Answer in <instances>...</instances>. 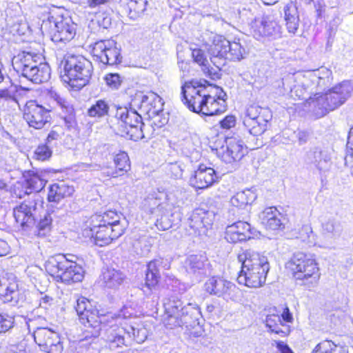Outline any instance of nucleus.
<instances>
[{"instance_id":"obj_1","label":"nucleus","mask_w":353,"mask_h":353,"mask_svg":"<svg viewBox=\"0 0 353 353\" xmlns=\"http://www.w3.org/2000/svg\"><path fill=\"white\" fill-rule=\"evenodd\" d=\"M241 270L237 277L239 284L248 288L261 287L266 281L270 264L266 256L251 250H247L238 255Z\"/></svg>"},{"instance_id":"obj_2","label":"nucleus","mask_w":353,"mask_h":353,"mask_svg":"<svg viewBox=\"0 0 353 353\" xmlns=\"http://www.w3.org/2000/svg\"><path fill=\"white\" fill-rule=\"evenodd\" d=\"M75 310L79 321L86 327L83 333L85 340L98 337L102 327L109 326L114 319L119 321L121 316H127L124 310H120L117 314H99V311L93 309L90 301L85 297L77 300Z\"/></svg>"},{"instance_id":"obj_3","label":"nucleus","mask_w":353,"mask_h":353,"mask_svg":"<svg viewBox=\"0 0 353 353\" xmlns=\"http://www.w3.org/2000/svg\"><path fill=\"white\" fill-rule=\"evenodd\" d=\"M164 316L163 323L168 329L194 327L201 315L196 304L183 305V302L175 296L167 299L163 303Z\"/></svg>"},{"instance_id":"obj_4","label":"nucleus","mask_w":353,"mask_h":353,"mask_svg":"<svg viewBox=\"0 0 353 353\" xmlns=\"http://www.w3.org/2000/svg\"><path fill=\"white\" fill-rule=\"evenodd\" d=\"M353 93V83L350 81H343L327 92L316 93L314 97L307 99L306 103L318 117H321L343 105Z\"/></svg>"},{"instance_id":"obj_5","label":"nucleus","mask_w":353,"mask_h":353,"mask_svg":"<svg viewBox=\"0 0 353 353\" xmlns=\"http://www.w3.org/2000/svg\"><path fill=\"white\" fill-rule=\"evenodd\" d=\"M126 317L121 316L119 321L114 319L109 327L105 330V340L111 348L128 346L132 341L141 343L147 339V330L144 327L135 328L131 325H128L123 321L132 316V312L128 311V308L123 307Z\"/></svg>"},{"instance_id":"obj_6","label":"nucleus","mask_w":353,"mask_h":353,"mask_svg":"<svg viewBox=\"0 0 353 353\" xmlns=\"http://www.w3.org/2000/svg\"><path fill=\"white\" fill-rule=\"evenodd\" d=\"M40 59L37 54L23 51L13 57L12 65L19 76L34 83H41L50 79L51 73L49 65L41 62Z\"/></svg>"},{"instance_id":"obj_7","label":"nucleus","mask_w":353,"mask_h":353,"mask_svg":"<svg viewBox=\"0 0 353 353\" xmlns=\"http://www.w3.org/2000/svg\"><path fill=\"white\" fill-rule=\"evenodd\" d=\"M92 62L81 55L70 54L64 58L62 79L70 87L81 89L86 85L92 75Z\"/></svg>"},{"instance_id":"obj_8","label":"nucleus","mask_w":353,"mask_h":353,"mask_svg":"<svg viewBox=\"0 0 353 353\" xmlns=\"http://www.w3.org/2000/svg\"><path fill=\"white\" fill-rule=\"evenodd\" d=\"M213 91L221 92L222 89L205 79H192L181 86V99L190 110L202 114L203 105Z\"/></svg>"},{"instance_id":"obj_9","label":"nucleus","mask_w":353,"mask_h":353,"mask_svg":"<svg viewBox=\"0 0 353 353\" xmlns=\"http://www.w3.org/2000/svg\"><path fill=\"white\" fill-rule=\"evenodd\" d=\"M288 267L293 277L301 281V285L310 290L318 284L321 273L312 255L303 252L295 253L289 261Z\"/></svg>"},{"instance_id":"obj_10","label":"nucleus","mask_w":353,"mask_h":353,"mask_svg":"<svg viewBox=\"0 0 353 353\" xmlns=\"http://www.w3.org/2000/svg\"><path fill=\"white\" fill-rule=\"evenodd\" d=\"M208 53L211 62L220 70L225 64V60L239 61L245 53L244 48L239 42H230L223 36H215L210 45Z\"/></svg>"},{"instance_id":"obj_11","label":"nucleus","mask_w":353,"mask_h":353,"mask_svg":"<svg viewBox=\"0 0 353 353\" xmlns=\"http://www.w3.org/2000/svg\"><path fill=\"white\" fill-rule=\"evenodd\" d=\"M177 204L172 193L159 192L156 196H149L145 199V210L156 217V226L158 229L165 230L170 227L169 222L165 221L172 208Z\"/></svg>"},{"instance_id":"obj_12","label":"nucleus","mask_w":353,"mask_h":353,"mask_svg":"<svg viewBox=\"0 0 353 353\" xmlns=\"http://www.w3.org/2000/svg\"><path fill=\"white\" fill-rule=\"evenodd\" d=\"M272 117L268 108L253 104L249 105L242 117L243 123L250 134L254 136L262 134Z\"/></svg>"},{"instance_id":"obj_13","label":"nucleus","mask_w":353,"mask_h":353,"mask_svg":"<svg viewBox=\"0 0 353 353\" xmlns=\"http://www.w3.org/2000/svg\"><path fill=\"white\" fill-rule=\"evenodd\" d=\"M205 289L210 294L223 298L226 301H236L239 298L240 290L234 283L222 277L212 276L208 279Z\"/></svg>"},{"instance_id":"obj_14","label":"nucleus","mask_w":353,"mask_h":353,"mask_svg":"<svg viewBox=\"0 0 353 353\" xmlns=\"http://www.w3.org/2000/svg\"><path fill=\"white\" fill-rule=\"evenodd\" d=\"M115 117L125 125V132L131 139L137 140L144 137L142 118L136 110L127 107H118Z\"/></svg>"},{"instance_id":"obj_15","label":"nucleus","mask_w":353,"mask_h":353,"mask_svg":"<svg viewBox=\"0 0 353 353\" xmlns=\"http://www.w3.org/2000/svg\"><path fill=\"white\" fill-rule=\"evenodd\" d=\"M92 53L97 61L105 64L113 65L121 61L120 48L117 42L112 39L100 40L94 43Z\"/></svg>"},{"instance_id":"obj_16","label":"nucleus","mask_w":353,"mask_h":353,"mask_svg":"<svg viewBox=\"0 0 353 353\" xmlns=\"http://www.w3.org/2000/svg\"><path fill=\"white\" fill-rule=\"evenodd\" d=\"M50 23L54 24L52 40L54 43L66 42L72 40L76 34L75 24L71 19L62 15H51L49 17Z\"/></svg>"},{"instance_id":"obj_17","label":"nucleus","mask_w":353,"mask_h":353,"mask_svg":"<svg viewBox=\"0 0 353 353\" xmlns=\"http://www.w3.org/2000/svg\"><path fill=\"white\" fill-rule=\"evenodd\" d=\"M23 118L30 127L41 129L50 121L49 110L36 101H29L23 109Z\"/></svg>"},{"instance_id":"obj_18","label":"nucleus","mask_w":353,"mask_h":353,"mask_svg":"<svg viewBox=\"0 0 353 353\" xmlns=\"http://www.w3.org/2000/svg\"><path fill=\"white\" fill-rule=\"evenodd\" d=\"M248 153L247 147L239 137L225 139V145L217 152L218 156L226 163L239 161Z\"/></svg>"},{"instance_id":"obj_19","label":"nucleus","mask_w":353,"mask_h":353,"mask_svg":"<svg viewBox=\"0 0 353 353\" xmlns=\"http://www.w3.org/2000/svg\"><path fill=\"white\" fill-rule=\"evenodd\" d=\"M250 27L253 36L257 39L263 37H281V26L270 17L255 18L251 21Z\"/></svg>"},{"instance_id":"obj_20","label":"nucleus","mask_w":353,"mask_h":353,"mask_svg":"<svg viewBox=\"0 0 353 353\" xmlns=\"http://www.w3.org/2000/svg\"><path fill=\"white\" fill-rule=\"evenodd\" d=\"M0 299L5 303L20 306L25 300L23 292L19 290L17 282L14 279H0Z\"/></svg>"},{"instance_id":"obj_21","label":"nucleus","mask_w":353,"mask_h":353,"mask_svg":"<svg viewBox=\"0 0 353 353\" xmlns=\"http://www.w3.org/2000/svg\"><path fill=\"white\" fill-rule=\"evenodd\" d=\"M93 234H94V243L98 246L109 245L113 240L118 239L123 234V228L117 225L116 228H109L98 223H91Z\"/></svg>"},{"instance_id":"obj_22","label":"nucleus","mask_w":353,"mask_h":353,"mask_svg":"<svg viewBox=\"0 0 353 353\" xmlns=\"http://www.w3.org/2000/svg\"><path fill=\"white\" fill-rule=\"evenodd\" d=\"M37 212V203L34 201H25L14 208L13 215L16 222L23 228L35 223Z\"/></svg>"},{"instance_id":"obj_23","label":"nucleus","mask_w":353,"mask_h":353,"mask_svg":"<svg viewBox=\"0 0 353 353\" xmlns=\"http://www.w3.org/2000/svg\"><path fill=\"white\" fill-rule=\"evenodd\" d=\"M343 232L341 223L334 219H328L322 224L321 245L324 248L332 247Z\"/></svg>"},{"instance_id":"obj_24","label":"nucleus","mask_w":353,"mask_h":353,"mask_svg":"<svg viewBox=\"0 0 353 353\" xmlns=\"http://www.w3.org/2000/svg\"><path fill=\"white\" fill-rule=\"evenodd\" d=\"M215 170L206 165L200 164L194 170L190 181L192 186L198 189H205L211 186L216 179Z\"/></svg>"},{"instance_id":"obj_25","label":"nucleus","mask_w":353,"mask_h":353,"mask_svg":"<svg viewBox=\"0 0 353 353\" xmlns=\"http://www.w3.org/2000/svg\"><path fill=\"white\" fill-rule=\"evenodd\" d=\"M208 266V259L205 253L190 254L185 261L187 272L196 278L205 275Z\"/></svg>"},{"instance_id":"obj_26","label":"nucleus","mask_w":353,"mask_h":353,"mask_svg":"<svg viewBox=\"0 0 353 353\" xmlns=\"http://www.w3.org/2000/svg\"><path fill=\"white\" fill-rule=\"evenodd\" d=\"M211 225L212 221L205 212H194L188 219L187 230L190 235L193 236L207 235Z\"/></svg>"},{"instance_id":"obj_27","label":"nucleus","mask_w":353,"mask_h":353,"mask_svg":"<svg viewBox=\"0 0 353 353\" xmlns=\"http://www.w3.org/2000/svg\"><path fill=\"white\" fill-rule=\"evenodd\" d=\"M251 226L245 221H237L226 228L225 239L230 243H237L251 238Z\"/></svg>"},{"instance_id":"obj_28","label":"nucleus","mask_w":353,"mask_h":353,"mask_svg":"<svg viewBox=\"0 0 353 353\" xmlns=\"http://www.w3.org/2000/svg\"><path fill=\"white\" fill-rule=\"evenodd\" d=\"M170 265L163 259H157L151 261L148 264L147 272L145 273V287L149 290L154 289L159 283L160 279V270L168 269Z\"/></svg>"},{"instance_id":"obj_29","label":"nucleus","mask_w":353,"mask_h":353,"mask_svg":"<svg viewBox=\"0 0 353 353\" xmlns=\"http://www.w3.org/2000/svg\"><path fill=\"white\" fill-rule=\"evenodd\" d=\"M75 190L70 183L61 181L49 187L48 200L49 202L59 203L62 199L72 196Z\"/></svg>"},{"instance_id":"obj_30","label":"nucleus","mask_w":353,"mask_h":353,"mask_svg":"<svg viewBox=\"0 0 353 353\" xmlns=\"http://www.w3.org/2000/svg\"><path fill=\"white\" fill-rule=\"evenodd\" d=\"M68 259L63 254H57L50 256L45 263L46 272L52 276L56 278L57 281L62 279V273H64Z\"/></svg>"},{"instance_id":"obj_31","label":"nucleus","mask_w":353,"mask_h":353,"mask_svg":"<svg viewBox=\"0 0 353 353\" xmlns=\"http://www.w3.org/2000/svg\"><path fill=\"white\" fill-rule=\"evenodd\" d=\"M91 223L107 225L109 228H116L117 225H121L123 228V233L127 225L125 219L122 218L121 215L118 214L115 211L112 210L92 216Z\"/></svg>"},{"instance_id":"obj_32","label":"nucleus","mask_w":353,"mask_h":353,"mask_svg":"<svg viewBox=\"0 0 353 353\" xmlns=\"http://www.w3.org/2000/svg\"><path fill=\"white\" fill-rule=\"evenodd\" d=\"M226 94L222 90L221 92H217L213 91L212 97H210L208 103H210V106L203 108V115L205 116H214L223 114L227 110L226 101H225Z\"/></svg>"},{"instance_id":"obj_33","label":"nucleus","mask_w":353,"mask_h":353,"mask_svg":"<svg viewBox=\"0 0 353 353\" xmlns=\"http://www.w3.org/2000/svg\"><path fill=\"white\" fill-rule=\"evenodd\" d=\"M281 214L275 207L265 208L260 214L261 223L270 230H279L281 228Z\"/></svg>"},{"instance_id":"obj_34","label":"nucleus","mask_w":353,"mask_h":353,"mask_svg":"<svg viewBox=\"0 0 353 353\" xmlns=\"http://www.w3.org/2000/svg\"><path fill=\"white\" fill-rule=\"evenodd\" d=\"M307 159L320 172L327 171L331 166V159L327 152L318 148L307 153Z\"/></svg>"},{"instance_id":"obj_35","label":"nucleus","mask_w":353,"mask_h":353,"mask_svg":"<svg viewBox=\"0 0 353 353\" xmlns=\"http://www.w3.org/2000/svg\"><path fill=\"white\" fill-rule=\"evenodd\" d=\"M84 277L83 268L72 259H68V265L62 273L61 281L66 283L81 281Z\"/></svg>"},{"instance_id":"obj_36","label":"nucleus","mask_w":353,"mask_h":353,"mask_svg":"<svg viewBox=\"0 0 353 353\" xmlns=\"http://www.w3.org/2000/svg\"><path fill=\"white\" fill-rule=\"evenodd\" d=\"M161 99L154 93L144 95L142 98L141 108H144L150 117L158 115L163 110Z\"/></svg>"},{"instance_id":"obj_37","label":"nucleus","mask_w":353,"mask_h":353,"mask_svg":"<svg viewBox=\"0 0 353 353\" xmlns=\"http://www.w3.org/2000/svg\"><path fill=\"white\" fill-rule=\"evenodd\" d=\"M284 19L288 32L295 34L299 26V17L297 8L292 3L284 7Z\"/></svg>"},{"instance_id":"obj_38","label":"nucleus","mask_w":353,"mask_h":353,"mask_svg":"<svg viewBox=\"0 0 353 353\" xmlns=\"http://www.w3.org/2000/svg\"><path fill=\"white\" fill-rule=\"evenodd\" d=\"M257 197L254 189H247L236 193L230 199L232 205L243 208L253 203Z\"/></svg>"},{"instance_id":"obj_39","label":"nucleus","mask_w":353,"mask_h":353,"mask_svg":"<svg viewBox=\"0 0 353 353\" xmlns=\"http://www.w3.org/2000/svg\"><path fill=\"white\" fill-rule=\"evenodd\" d=\"M114 161L117 170H108L105 173L108 176L117 177L119 175L123 174L124 172L130 170V164L129 157L125 152H121L117 154L114 159Z\"/></svg>"},{"instance_id":"obj_40","label":"nucleus","mask_w":353,"mask_h":353,"mask_svg":"<svg viewBox=\"0 0 353 353\" xmlns=\"http://www.w3.org/2000/svg\"><path fill=\"white\" fill-rule=\"evenodd\" d=\"M122 6L130 18L135 19L146 8V0H121Z\"/></svg>"},{"instance_id":"obj_41","label":"nucleus","mask_w":353,"mask_h":353,"mask_svg":"<svg viewBox=\"0 0 353 353\" xmlns=\"http://www.w3.org/2000/svg\"><path fill=\"white\" fill-rule=\"evenodd\" d=\"M124 279L123 274L114 269H105L103 271L101 280L105 287L115 288L121 284Z\"/></svg>"},{"instance_id":"obj_42","label":"nucleus","mask_w":353,"mask_h":353,"mask_svg":"<svg viewBox=\"0 0 353 353\" xmlns=\"http://www.w3.org/2000/svg\"><path fill=\"white\" fill-rule=\"evenodd\" d=\"M46 181L42 179L38 174H33L26 179L25 182L26 194H29L32 192H38L41 191L46 185Z\"/></svg>"},{"instance_id":"obj_43","label":"nucleus","mask_w":353,"mask_h":353,"mask_svg":"<svg viewBox=\"0 0 353 353\" xmlns=\"http://www.w3.org/2000/svg\"><path fill=\"white\" fill-rule=\"evenodd\" d=\"M345 348L332 341H323L316 345L312 353H341Z\"/></svg>"},{"instance_id":"obj_44","label":"nucleus","mask_w":353,"mask_h":353,"mask_svg":"<svg viewBox=\"0 0 353 353\" xmlns=\"http://www.w3.org/2000/svg\"><path fill=\"white\" fill-rule=\"evenodd\" d=\"M332 73L330 70L325 67H321L317 70L307 72L305 77L308 78L311 81L324 79L325 83H332Z\"/></svg>"},{"instance_id":"obj_45","label":"nucleus","mask_w":353,"mask_h":353,"mask_svg":"<svg viewBox=\"0 0 353 353\" xmlns=\"http://www.w3.org/2000/svg\"><path fill=\"white\" fill-rule=\"evenodd\" d=\"M109 108L106 101L99 99L88 109V114L92 117H102L108 114Z\"/></svg>"},{"instance_id":"obj_46","label":"nucleus","mask_w":353,"mask_h":353,"mask_svg":"<svg viewBox=\"0 0 353 353\" xmlns=\"http://www.w3.org/2000/svg\"><path fill=\"white\" fill-rule=\"evenodd\" d=\"M52 214V212H45L41 216L37 225L38 234L39 236H45L50 230Z\"/></svg>"},{"instance_id":"obj_47","label":"nucleus","mask_w":353,"mask_h":353,"mask_svg":"<svg viewBox=\"0 0 353 353\" xmlns=\"http://www.w3.org/2000/svg\"><path fill=\"white\" fill-rule=\"evenodd\" d=\"M53 336L56 337V332L48 328H39L34 334V340L40 347Z\"/></svg>"},{"instance_id":"obj_48","label":"nucleus","mask_w":353,"mask_h":353,"mask_svg":"<svg viewBox=\"0 0 353 353\" xmlns=\"http://www.w3.org/2000/svg\"><path fill=\"white\" fill-rule=\"evenodd\" d=\"M281 323V318L279 315L270 314L268 315L265 319V325L270 328L272 332L283 336L285 332L281 330L279 327V323Z\"/></svg>"},{"instance_id":"obj_49","label":"nucleus","mask_w":353,"mask_h":353,"mask_svg":"<svg viewBox=\"0 0 353 353\" xmlns=\"http://www.w3.org/2000/svg\"><path fill=\"white\" fill-rule=\"evenodd\" d=\"M192 56L194 61L203 67V70L205 73H207L209 75L212 74V72L210 69L209 66L207 65L208 60L206 59L203 50L201 49H194L192 52Z\"/></svg>"},{"instance_id":"obj_50","label":"nucleus","mask_w":353,"mask_h":353,"mask_svg":"<svg viewBox=\"0 0 353 353\" xmlns=\"http://www.w3.org/2000/svg\"><path fill=\"white\" fill-rule=\"evenodd\" d=\"M132 247L134 252L141 256H145L148 254L150 249V245L148 243L147 239L145 236L140 237L136 239L132 243Z\"/></svg>"},{"instance_id":"obj_51","label":"nucleus","mask_w":353,"mask_h":353,"mask_svg":"<svg viewBox=\"0 0 353 353\" xmlns=\"http://www.w3.org/2000/svg\"><path fill=\"white\" fill-rule=\"evenodd\" d=\"M63 111V118L68 128H72L76 124L74 110L73 106L70 103L61 108Z\"/></svg>"},{"instance_id":"obj_52","label":"nucleus","mask_w":353,"mask_h":353,"mask_svg":"<svg viewBox=\"0 0 353 353\" xmlns=\"http://www.w3.org/2000/svg\"><path fill=\"white\" fill-rule=\"evenodd\" d=\"M46 94L48 97L54 100L61 107V108H63L67 105L70 104V103L65 98H63L54 88L48 89L46 91Z\"/></svg>"},{"instance_id":"obj_53","label":"nucleus","mask_w":353,"mask_h":353,"mask_svg":"<svg viewBox=\"0 0 353 353\" xmlns=\"http://www.w3.org/2000/svg\"><path fill=\"white\" fill-rule=\"evenodd\" d=\"M52 155V151L47 144L39 145L34 151V157L40 161H45Z\"/></svg>"},{"instance_id":"obj_54","label":"nucleus","mask_w":353,"mask_h":353,"mask_svg":"<svg viewBox=\"0 0 353 353\" xmlns=\"http://www.w3.org/2000/svg\"><path fill=\"white\" fill-rule=\"evenodd\" d=\"M54 299L52 297L43 294V293H40V297L39 298V306L37 308V310H43L44 313H46L48 310L53 305Z\"/></svg>"},{"instance_id":"obj_55","label":"nucleus","mask_w":353,"mask_h":353,"mask_svg":"<svg viewBox=\"0 0 353 353\" xmlns=\"http://www.w3.org/2000/svg\"><path fill=\"white\" fill-rule=\"evenodd\" d=\"M166 170L174 178H181L183 174L182 165L179 162L169 163L166 165Z\"/></svg>"},{"instance_id":"obj_56","label":"nucleus","mask_w":353,"mask_h":353,"mask_svg":"<svg viewBox=\"0 0 353 353\" xmlns=\"http://www.w3.org/2000/svg\"><path fill=\"white\" fill-rule=\"evenodd\" d=\"M14 318L7 314L0 316V334L8 331L13 327Z\"/></svg>"},{"instance_id":"obj_57","label":"nucleus","mask_w":353,"mask_h":353,"mask_svg":"<svg viewBox=\"0 0 353 353\" xmlns=\"http://www.w3.org/2000/svg\"><path fill=\"white\" fill-rule=\"evenodd\" d=\"M15 92L16 90L12 85L4 89H0V99L16 101Z\"/></svg>"},{"instance_id":"obj_58","label":"nucleus","mask_w":353,"mask_h":353,"mask_svg":"<svg viewBox=\"0 0 353 353\" xmlns=\"http://www.w3.org/2000/svg\"><path fill=\"white\" fill-rule=\"evenodd\" d=\"M107 85L112 89H117L121 85V78L118 74H109L105 77Z\"/></svg>"},{"instance_id":"obj_59","label":"nucleus","mask_w":353,"mask_h":353,"mask_svg":"<svg viewBox=\"0 0 353 353\" xmlns=\"http://www.w3.org/2000/svg\"><path fill=\"white\" fill-rule=\"evenodd\" d=\"M220 125L223 129H230L236 124V118L233 115H228L223 119L220 121Z\"/></svg>"},{"instance_id":"obj_60","label":"nucleus","mask_w":353,"mask_h":353,"mask_svg":"<svg viewBox=\"0 0 353 353\" xmlns=\"http://www.w3.org/2000/svg\"><path fill=\"white\" fill-rule=\"evenodd\" d=\"M108 0H78V3L84 8H95L106 3Z\"/></svg>"},{"instance_id":"obj_61","label":"nucleus","mask_w":353,"mask_h":353,"mask_svg":"<svg viewBox=\"0 0 353 353\" xmlns=\"http://www.w3.org/2000/svg\"><path fill=\"white\" fill-rule=\"evenodd\" d=\"M301 230L302 232H305L306 234V236H304L303 234H301V238L303 239V241H307L308 243H312V241L311 240V238L313 237V232L312 228L309 225H305L302 228Z\"/></svg>"},{"instance_id":"obj_62","label":"nucleus","mask_w":353,"mask_h":353,"mask_svg":"<svg viewBox=\"0 0 353 353\" xmlns=\"http://www.w3.org/2000/svg\"><path fill=\"white\" fill-rule=\"evenodd\" d=\"M60 338L59 336V334L56 332V337L53 336L51 337L48 341H46L43 346L41 347V349L43 351L49 347H50L52 345L56 343H59L60 342Z\"/></svg>"},{"instance_id":"obj_63","label":"nucleus","mask_w":353,"mask_h":353,"mask_svg":"<svg viewBox=\"0 0 353 353\" xmlns=\"http://www.w3.org/2000/svg\"><path fill=\"white\" fill-rule=\"evenodd\" d=\"M63 350V346L61 342H59V343L54 344L50 347L43 350L47 353H61Z\"/></svg>"},{"instance_id":"obj_64","label":"nucleus","mask_w":353,"mask_h":353,"mask_svg":"<svg viewBox=\"0 0 353 353\" xmlns=\"http://www.w3.org/2000/svg\"><path fill=\"white\" fill-rule=\"evenodd\" d=\"M347 152L353 157V134L349 133L347 143Z\"/></svg>"}]
</instances>
